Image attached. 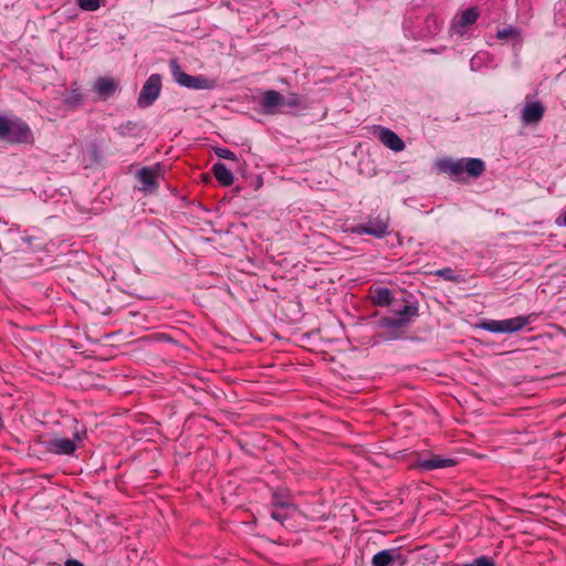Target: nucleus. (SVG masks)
Here are the masks:
<instances>
[{
	"label": "nucleus",
	"mask_w": 566,
	"mask_h": 566,
	"mask_svg": "<svg viewBox=\"0 0 566 566\" xmlns=\"http://www.w3.org/2000/svg\"><path fill=\"white\" fill-rule=\"evenodd\" d=\"M536 314L516 316L507 319H489L482 322L479 327L495 334H512L522 331L526 325L534 322Z\"/></svg>",
	"instance_id": "7ed1b4c3"
},
{
	"label": "nucleus",
	"mask_w": 566,
	"mask_h": 566,
	"mask_svg": "<svg viewBox=\"0 0 566 566\" xmlns=\"http://www.w3.org/2000/svg\"><path fill=\"white\" fill-rule=\"evenodd\" d=\"M174 81L187 88L191 90H211L214 87L213 81L203 75H189L180 66L177 60H171L169 63Z\"/></svg>",
	"instance_id": "20e7f679"
},
{
	"label": "nucleus",
	"mask_w": 566,
	"mask_h": 566,
	"mask_svg": "<svg viewBox=\"0 0 566 566\" xmlns=\"http://www.w3.org/2000/svg\"><path fill=\"white\" fill-rule=\"evenodd\" d=\"M77 6L85 11H95L101 6V0H77Z\"/></svg>",
	"instance_id": "b1692460"
},
{
	"label": "nucleus",
	"mask_w": 566,
	"mask_h": 566,
	"mask_svg": "<svg viewBox=\"0 0 566 566\" xmlns=\"http://www.w3.org/2000/svg\"><path fill=\"white\" fill-rule=\"evenodd\" d=\"M214 154L222 159L237 160V155L228 148L217 147Z\"/></svg>",
	"instance_id": "a878e982"
},
{
	"label": "nucleus",
	"mask_w": 566,
	"mask_h": 566,
	"mask_svg": "<svg viewBox=\"0 0 566 566\" xmlns=\"http://www.w3.org/2000/svg\"><path fill=\"white\" fill-rule=\"evenodd\" d=\"M212 172L216 179L222 186H231L233 184L234 177L230 169L223 163H216L212 166Z\"/></svg>",
	"instance_id": "f3484780"
},
{
	"label": "nucleus",
	"mask_w": 566,
	"mask_h": 566,
	"mask_svg": "<svg viewBox=\"0 0 566 566\" xmlns=\"http://www.w3.org/2000/svg\"><path fill=\"white\" fill-rule=\"evenodd\" d=\"M464 566H495V562L492 557L481 556L475 558L473 562L465 564Z\"/></svg>",
	"instance_id": "393cba45"
},
{
	"label": "nucleus",
	"mask_w": 566,
	"mask_h": 566,
	"mask_svg": "<svg viewBox=\"0 0 566 566\" xmlns=\"http://www.w3.org/2000/svg\"><path fill=\"white\" fill-rule=\"evenodd\" d=\"M544 112L545 108L541 102L527 103L522 109V122L526 125L536 124L543 118Z\"/></svg>",
	"instance_id": "ddd939ff"
},
{
	"label": "nucleus",
	"mask_w": 566,
	"mask_h": 566,
	"mask_svg": "<svg viewBox=\"0 0 566 566\" xmlns=\"http://www.w3.org/2000/svg\"><path fill=\"white\" fill-rule=\"evenodd\" d=\"M271 517H272L273 520H275V521H277V522H281V523H282V522L286 518V515H285V514H283V513H282V512H280V511L274 510V511H272V513H271Z\"/></svg>",
	"instance_id": "cd10ccee"
},
{
	"label": "nucleus",
	"mask_w": 566,
	"mask_h": 566,
	"mask_svg": "<svg viewBox=\"0 0 566 566\" xmlns=\"http://www.w3.org/2000/svg\"><path fill=\"white\" fill-rule=\"evenodd\" d=\"M32 138V132L24 122L0 116V139L10 144H28Z\"/></svg>",
	"instance_id": "f03ea898"
},
{
	"label": "nucleus",
	"mask_w": 566,
	"mask_h": 566,
	"mask_svg": "<svg viewBox=\"0 0 566 566\" xmlns=\"http://www.w3.org/2000/svg\"><path fill=\"white\" fill-rule=\"evenodd\" d=\"M65 566H84V564L77 559L70 558L65 562Z\"/></svg>",
	"instance_id": "c756f323"
},
{
	"label": "nucleus",
	"mask_w": 566,
	"mask_h": 566,
	"mask_svg": "<svg viewBox=\"0 0 566 566\" xmlns=\"http://www.w3.org/2000/svg\"><path fill=\"white\" fill-rule=\"evenodd\" d=\"M86 437V432L76 431L72 439L54 438L46 443V450L56 455H73L80 444Z\"/></svg>",
	"instance_id": "39448f33"
},
{
	"label": "nucleus",
	"mask_w": 566,
	"mask_h": 566,
	"mask_svg": "<svg viewBox=\"0 0 566 566\" xmlns=\"http://www.w3.org/2000/svg\"><path fill=\"white\" fill-rule=\"evenodd\" d=\"M137 176L143 185L142 189L144 191L154 192L157 189L159 168L144 167L138 171Z\"/></svg>",
	"instance_id": "4468645a"
},
{
	"label": "nucleus",
	"mask_w": 566,
	"mask_h": 566,
	"mask_svg": "<svg viewBox=\"0 0 566 566\" xmlns=\"http://www.w3.org/2000/svg\"><path fill=\"white\" fill-rule=\"evenodd\" d=\"M431 20H432V22L434 23L436 29H440V27H439V24H438L437 19H436V18H432Z\"/></svg>",
	"instance_id": "2f4dec72"
},
{
	"label": "nucleus",
	"mask_w": 566,
	"mask_h": 566,
	"mask_svg": "<svg viewBox=\"0 0 566 566\" xmlns=\"http://www.w3.org/2000/svg\"><path fill=\"white\" fill-rule=\"evenodd\" d=\"M371 298H373V302L379 306H387L394 300L392 292L387 287H377L374 291Z\"/></svg>",
	"instance_id": "6ab92c4d"
},
{
	"label": "nucleus",
	"mask_w": 566,
	"mask_h": 566,
	"mask_svg": "<svg viewBox=\"0 0 566 566\" xmlns=\"http://www.w3.org/2000/svg\"><path fill=\"white\" fill-rule=\"evenodd\" d=\"M389 220L387 217H373L365 224H359L353 229L356 234H369L378 239L386 237L389 231Z\"/></svg>",
	"instance_id": "0eeeda50"
},
{
	"label": "nucleus",
	"mask_w": 566,
	"mask_h": 566,
	"mask_svg": "<svg viewBox=\"0 0 566 566\" xmlns=\"http://www.w3.org/2000/svg\"><path fill=\"white\" fill-rule=\"evenodd\" d=\"M429 52L437 54V53H440L441 50L430 49Z\"/></svg>",
	"instance_id": "473e14b6"
},
{
	"label": "nucleus",
	"mask_w": 566,
	"mask_h": 566,
	"mask_svg": "<svg viewBox=\"0 0 566 566\" xmlns=\"http://www.w3.org/2000/svg\"><path fill=\"white\" fill-rule=\"evenodd\" d=\"M436 167L440 172L447 174L453 180H460L464 172L463 159H440L437 161Z\"/></svg>",
	"instance_id": "9b49d317"
},
{
	"label": "nucleus",
	"mask_w": 566,
	"mask_h": 566,
	"mask_svg": "<svg viewBox=\"0 0 566 566\" xmlns=\"http://www.w3.org/2000/svg\"><path fill=\"white\" fill-rule=\"evenodd\" d=\"M118 88V83L111 77H99L94 84L95 92L103 98L112 96Z\"/></svg>",
	"instance_id": "dca6fc26"
},
{
	"label": "nucleus",
	"mask_w": 566,
	"mask_h": 566,
	"mask_svg": "<svg viewBox=\"0 0 566 566\" xmlns=\"http://www.w3.org/2000/svg\"><path fill=\"white\" fill-rule=\"evenodd\" d=\"M556 224L560 227H566V211L556 219Z\"/></svg>",
	"instance_id": "c85d7f7f"
},
{
	"label": "nucleus",
	"mask_w": 566,
	"mask_h": 566,
	"mask_svg": "<svg viewBox=\"0 0 566 566\" xmlns=\"http://www.w3.org/2000/svg\"><path fill=\"white\" fill-rule=\"evenodd\" d=\"M394 563H398L399 565L405 564V560L397 548L382 549L376 553L371 559L373 566H390Z\"/></svg>",
	"instance_id": "f8f14e48"
},
{
	"label": "nucleus",
	"mask_w": 566,
	"mask_h": 566,
	"mask_svg": "<svg viewBox=\"0 0 566 566\" xmlns=\"http://www.w3.org/2000/svg\"><path fill=\"white\" fill-rule=\"evenodd\" d=\"M490 62V54L484 51L475 53L470 60V69L473 72L481 71Z\"/></svg>",
	"instance_id": "412c9836"
},
{
	"label": "nucleus",
	"mask_w": 566,
	"mask_h": 566,
	"mask_svg": "<svg viewBox=\"0 0 566 566\" xmlns=\"http://www.w3.org/2000/svg\"><path fill=\"white\" fill-rule=\"evenodd\" d=\"M434 274L439 277H442L446 281L450 282H459L460 276L454 273V271L451 268H443L440 270H437Z\"/></svg>",
	"instance_id": "5701e85b"
},
{
	"label": "nucleus",
	"mask_w": 566,
	"mask_h": 566,
	"mask_svg": "<svg viewBox=\"0 0 566 566\" xmlns=\"http://www.w3.org/2000/svg\"><path fill=\"white\" fill-rule=\"evenodd\" d=\"M279 507H287L289 506V503L287 502H276L275 503Z\"/></svg>",
	"instance_id": "7c9ffc66"
},
{
	"label": "nucleus",
	"mask_w": 566,
	"mask_h": 566,
	"mask_svg": "<svg viewBox=\"0 0 566 566\" xmlns=\"http://www.w3.org/2000/svg\"><path fill=\"white\" fill-rule=\"evenodd\" d=\"M464 171L473 178L480 177L485 170V164L479 158L463 159Z\"/></svg>",
	"instance_id": "a211bd4d"
},
{
	"label": "nucleus",
	"mask_w": 566,
	"mask_h": 566,
	"mask_svg": "<svg viewBox=\"0 0 566 566\" xmlns=\"http://www.w3.org/2000/svg\"><path fill=\"white\" fill-rule=\"evenodd\" d=\"M455 460L442 458L440 455H431L418 462V468L423 471H432L437 469L450 468L455 465Z\"/></svg>",
	"instance_id": "2eb2a0df"
},
{
	"label": "nucleus",
	"mask_w": 566,
	"mask_h": 566,
	"mask_svg": "<svg viewBox=\"0 0 566 566\" xmlns=\"http://www.w3.org/2000/svg\"><path fill=\"white\" fill-rule=\"evenodd\" d=\"M375 133L379 142L387 148L398 153L405 149V142L391 129L384 126H376Z\"/></svg>",
	"instance_id": "1a4fd4ad"
},
{
	"label": "nucleus",
	"mask_w": 566,
	"mask_h": 566,
	"mask_svg": "<svg viewBox=\"0 0 566 566\" xmlns=\"http://www.w3.org/2000/svg\"><path fill=\"white\" fill-rule=\"evenodd\" d=\"M496 38L499 40H514L515 44H522V32L518 28L507 27L496 32Z\"/></svg>",
	"instance_id": "aec40b11"
},
{
	"label": "nucleus",
	"mask_w": 566,
	"mask_h": 566,
	"mask_svg": "<svg viewBox=\"0 0 566 566\" xmlns=\"http://www.w3.org/2000/svg\"><path fill=\"white\" fill-rule=\"evenodd\" d=\"M301 105V97L296 93H291L285 97V106L298 107Z\"/></svg>",
	"instance_id": "bb28decb"
},
{
	"label": "nucleus",
	"mask_w": 566,
	"mask_h": 566,
	"mask_svg": "<svg viewBox=\"0 0 566 566\" xmlns=\"http://www.w3.org/2000/svg\"><path fill=\"white\" fill-rule=\"evenodd\" d=\"M418 316V306L406 304L401 310H396L392 316L381 317L378 325L388 329L387 339H397L403 333L405 327Z\"/></svg>",
	"instance_id": "f257e3e1"
},
{
	"label": "nucleus",
	"mask_w": 566,
	"mask_h": 566,
	"mask_svg": "<svg viewBox=\"0 0 566 566\" xmlns=\"http://www.w3.org/2000/svg\"><path fill=\"white\" fill-rule=\"evenodd\" d=\"M161 92V77L159 74H151L144 83L137 98V105L142 108L151 106Z\"/></svg>",
	"instance_id": "423d86ee"
},
{
	"label": "nucleus",
	"mask_w": 566,
	"mask_h": 566,
	"mask_svg": "<svg viewBox=\"0 0 566 566\" xmlns=\"http://www.w3.org/2000/svg\"><path fill=\"white\" fill-rule=\"evenodd\" d=\"M260 105L264 113L275 114L281 107L285 106V97L274 90L265 91Z\"/></svg>",
	"instance_id": "9d476101"
},
{
	"label": "nucleus",
	"mask_w": 566,
	"mask_h": 566,
	"mask_svg": "<svg viewBox=\"0 0 566 566\" xmlns=\"http://www.w3.org/2000/svg\"><path fill=\"white\" fill-rule=\"evenodd\" d=\"M83 102V94L78 88H71L65 92L63 103L71 107L80 106Z\"/></svg>",
	"instance_id": "4be33fe9"
},
{
	"label": "nucleus",
	"mask_w": 566,
	"mask_h": 566,
	"mask_svg": "<svg viewBox=\"0 0 566 566\" xmlns=\"http://www.w3.org/2000/svg\"><path fill=\"white\" fill-rule=\"evenodd\" d=\"M480 13L475 7H471L462 11L459 15L454 17L450 27V33L457 35H464L469 27L473 25Z\"/></svg>",
	"instance_id": "6e6552de"
}]
</instances>
